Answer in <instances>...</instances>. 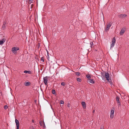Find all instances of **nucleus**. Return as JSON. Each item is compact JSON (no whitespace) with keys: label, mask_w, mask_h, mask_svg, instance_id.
<instances>
[{"label":"nucleus","mask_w":129,"mask_h":129,"mask_svg":"<svg viewBox=\"0 0 129 129\" xmlns=\"http://www.w3.org/2000/svg\"><path fill=\"white\" fill-rule=\"evenodd\" d=\"M101 75L102 76V78L103 77H104V76L106 78V80H107L108 81H109L110 80V78L109 76V74L108 73L105 72L104 75V74L103 73H101Z\"/></svg>","instance_id":"nucleus-1"},{"label":"nucleus","mask_w":129,"mask_h":129,"mask_svg":"<svg viewBox=\"0 0 129 129\" xmlns=\"http://www.w3.org/2000/svg\"><path fill=\"white\" fill-rule=\"evenodd\" d=\"M19 49V48L17 47H13L12 49V52L14 54H16V51Z\"/></svg>","instance_id":"nucleus-2"},{"label":"nucleus","mask_w":129,"mask_h":129,"mask_svg":"<svg viewBox=\"0 0 129 129\" xmlns=\"http://www.w3.org/2000/svg\"><path fill=\"white\" fill-rule=\"evenodd\" d=\"M15 122L17 126L16 129H19V121L17 119H15Z\"/></svg>","instance_id":"nucleus-3"},{"label":"nucleus","mask_w":129,"mask_h":129,"mask_svg":"<svg viewBox=\"0 0 129 129\" xmlns=\"http://www.w3.org/2000/svg\"><path fill=\"white\" fill-rule=\"evenodd\" d=\"M48 77L47 76H46L45 77H44L43 78L44 82L46 85H47V82L48 80Z\"/></svg>","instance_id":"nucleus-4"},{"label":"nucleus","mask_w":129,"mask_h":129,"mask_svg":"<svg viewBox=\"0 0 129 129\" xmlns=\"http://www.w3.org/2000/svg\"><path fill=\"white\" fill-rule=\"evenodd\" d=\"M111 26V23H109V24L107 25V28H106L105 30V31H107L109 29Z\"/></svg>","instance_id":"nucleus-5"},{"label":"nucleus","mask_w":129,"mask_h":129,"mask_svg":"<svg viewBox=\"0 0 129 129\" xmlns=\"http://www.w3.org/2000/svg\"><path fill=\"white\" fill-rule=\"evenodd\" d=\"M114 111L113 110H112L111 111L110 117L111 118H113L114 117Z\"/></svg>","instance_id":"nucleus-6"},{"label":"nucleus","mask_w":129,"mask_h":129,"mask_svg":"<svg viewBox=\"0 0 129 129\" xmlns=\"http://www.w3.org/2000/svg\"><path fill=\"white\" fill-rule=\"evenodd\" d=\"M126 16V15L125 14H120L118 15V17L121 18H124Z\"/></svg>","instance_id":"nucleus-7"},{"label":"nucleus","mask_w":129,"mask_h":129,"mask_svg":"<svg viewBox=\"0 0 129 129\" xmlns=\"http://www.w3.org/2000/svg\"><path fill=\"white\" fill-rule=\"evenodd\" d=\"M126 29L125 28H123L121 29L120 32V35H122L123 34L125 30Z\"/></svg>","instance_id":"nucleus-8"},{"label":"nucleus","mask_w":129,"mask_h":129,"mask_svg":"<svg viewBox=\"0 0 129 129\" xmlns=\"http://www.w3.org/2000/svg\"><path fill=\"white\" fill-rule=\"evenodd\" d=\"M88 82L89 83H90L92 84H93L94 83V81L93 79H91L88 80Z\"/></svg>","instance_id":"nucleus-9"},{"label":"nucleus","mask_w":129,"mask_h":129,"mask_svg":"<svg viewBox=\"0 0 129 129\" xmlns=\"http://www.w3.org/2000/svg\"><path fill=\"white\" fill-rule=\"evenodd\" d=\"M6 26V23L5 22H4L3 25L2 26V29H4Z\"/></svg>","instance_id":"nucleus-10"},{"label":"nucleus","mask_w":129,"mask_h":129,"mask_svg":"<svg viewBox=\"0 0 129 129\" xmlns=\"http://www.w3.org/2000/svg\"><path fill=\"white\" fill-rule=\"evenodd\" d=\"M81 104L83 106L84 108H85L86 107V105L85 103L84 102H82L81 103Z\"/></svg>","instance_id":"nucleus-11"},{"label":"nucleus","mask_w":129,"mask_h":129,"mask_svg":"<svg viewBox=\"0 0 129 129\" xmlns=\"http://www.w3.org/2000/svg\"><path fill=\"white\" fill-rule=\"evenodd\" d=\"M24 73H28L30 74H31L32 73V72L30 71H28L25 70L24 71Z\"/></svg>","instance_id":"nucleus-12"},{"label":"nucleus","mask_w":129,"mask_h":129,"mask_svg":"<svg viewBox=\"0 0 129 129\" xmlns=\"http://www.w3.org/2000/svg\"><path fill=\"white\" fill-rule=\"evenodd\" d=\"M115 41H112L111 46V48L113 47L114 46Z\"/></svg>","instance_id":"nucleus-13"},{"label":"nucleus","mask_w":129,"mask_h":129,"mask_svg":"<svg viewBox=\"0 0 129 129\" xmlns=\"http://www.w3.org/2000/svg\"><path fill=\"white\" fill-rule=\"evenodd\" d=\"M30 84V83L29 82H25L24 83V85L26 86H28Z\"/></svg>","instance_id":"nucleus-14"},{"label":"nucleus","mask_w":129,"mask_h":129,"mask_svg":"<svg viewBox=\"0 0 129 129\" xmlns=\"http://www.w3.org/2000/svg\"><path fill=\"white\" fill-rule=\"evenodd\" d=\"M86 77L88 78V80L90 79L91 77L90 75L89 74H87L86 75Z\"/></svg>","instance_id":"nucleus-15"},{"label":"nucleus","mask_w":129,"mask_h":129,"mask_svg":"<svg viewBox=\"0 0 129 129\" xmlns=\"http://www.w3.org/2000/svg\"><path fill=\"white\" fill-rule=\"evenodd\" d=\"M119 99V97L118 96H117L116 99L117 103H119L120 102Z\"/></svg>","instance_id":"nucleus-16"},{"label":"nucleus","mask_w":129,"mask_h":129,"mask_svg":"<svg viewBox=\"0 0 129 129\" xmlns=\"http://www.w3.org/2000/svg\"><path fill=\"white\" fill-rule=\"evenodd\" d=\"M5 41H0V45H2L3 44Z\"/></svg>","instance_id":"nucleus-17"},{"label":"nucleus","mask_w":129,"mask_h":129,"mask_svg":"<svg viewBox=\"0 0 129 129\" xmlns=\"http://www.w3.org/2000/svg\"><path fill=\"white\" fill-rule=\"evenodd\" d=\"M81 79L79 78H77V81H78L80 82L81 81Z\"/></svg>","instance_id":"nucleus-18"},{"label":"nucleus","mask_w":129,"mask_h":129,"mask_svg":"<svg viewBox=\"0 0 129 129\" xmlns=\"http://www.w3.org/2000/svg\"><path fill=\"white\" fill-rule=\"evenodd\" d=\"M76 75L77 76H80V73L79 72H76L75 73Z\"/></svg>","instance_id":"nucleus-19"},{"label":"nucleus","mask_w":129,"mask_h":129,"mask_svg":"<svg viewBox=\"0 0 129 129\" xmlns=\"http://www.w3.org/2000/svg\"><path fill=\"white\" fill-rule=\"evenodd\" d=\"M65 83L64 82H62L61 83V85H62V86H64L65 85Z\"/></svg>","instance_id":"nucleus-20"},{"label":"nucleus","mask_w":129,"mask_h":129,"mask_svg":"<svg viewBox=\"0 0 129 129\" xmlns=\"http://www.w3.org/2000/svg\"><path fill=\"white\" fill-rule=\"evenodd\" d=\"M52 92L53 94H54L55 93V91L53 89L52 91Z\"/></svg>","instance_id":"nucleus-21"},{"label":"nucleus","mask_w":129,"mask_h":129,"mask_svg":"<svg viewBox=\"0 0 129 129\" xmlns=\"http://www.w3.org/2000/svg\"><path fill=\"white\" fill-rule=\"evenodd\" d=\"M41 61L43 62H44V58L43 57H42L41 58Z\"/></svg>","instance_id":"nucleus-22"},{"label":"nucleus","mask_w":129,"mask_h":129,"mask_svg":"<svg viewBox=\"0 0 129 129\" xmlns=\"http://www.w3.org/2000/svg\"><path fill=\"white\" fill-rule=\"evenodd\" d=\"M30 129H35L34 127L33 126H31L29 127Z\"/></svg>","instance_id":"nucleus-23"},{"label":"nucleus","mask_w":129,"mask_h":129,"mask_svg":"<svg viewBox=\"0 0 129 129\" xmlns=\"http://www.w3.org/2000/svg\"><path fill=\"white\" fill-rule=\"evenodd\" d=\"M60 104H64V102L63 101L61 100L60 102Z\"/></svg>","instance_id":"nucleus-24"},{"label":"nucleus","mask_w":129,"mask_h":129,"mask_svg":"<svg viewBox=\"0 0 129 129\" xmlns=\"http://www.w3.org/2000/svg\"><path fill=\"white\" fill-rule=\"evenodd\" d=\"M8 106L7 105H5L4 106V109H7L8 108Z\"/></svg>","instance_id":"nucleus-25"},{"label":"nucleus","mask_w":129,"mask_h":129,"mask_svg":"<svg viewBox=\"0 0 129 129\" xmlns=\"http://www.w3.org/2000/svg\"><path fill=\"white\" fill-rule=\"evenodd\" d=\"M90 44L91 45V47L93 45V42H91L90 43Z\"/></svg>","instance_id":"nucleus-26"},{"label":"nucleus","mask_w":129,"mask_h":129,"mask_svg":"<svg viewBox=\"0 0 129 129\" xmlns=\"http://www.w3.org/2000/svg\"><path fill=\"white\" fill-rule=\"evenodd\" d=\"M67 106L68 107H69L70 106V104L69 103H68L67 104Z\"/></svg>","instance_id":"nucleus-27"},{"label":"nucleus","mask_w":129,"mask_h":129,"mask_svg":"<svg viewBox=\"0 0 129 129\" xmlns=\"http://www.w3.org/2000/svg\"><path fill=\"white\" fill-rule=\"evenodd\" d=\"M118 103V107H119V106H121V104H120V103L119 102V103Z\"/></svg>","instance_id":"nucleus-28"},{"label":"nucleus","mask_w":129,"mask_h":129,"mask_svg":"<svg viewBox=\"0 0 129 129\" xmlns=\"http://www.w3.org/2000/svg\"><path fill=\"white\" fill-rule=\"evenodd\" d=\"M42 121H39V123H40V125H41V126L42 125Z\"/></svg>","instance_id":"nucleus-29"},{"label":"nucleus","mask_w":129,"mask_h":129,"mask_svg":"<svg viewBox=\"0 0 129 129\" xmlns=\"http://www.w3.org/2000/svg\"><path fill=\"white\" fill-rule=\"evenodd\" d=\"M100 129H104V127L103 126H101L100 127Z\"/></svg>","instance_id":"nucleus-30"},{"label":"nucleus","mask_w":129,"mask_h":129,"mask_svg":"<svg viewBox=\"0 0 129 129\" xmlns=\"http://www.w3.org/2000/svg\"><path fill=\"white\" fill-rule=\"evenodd\" d=\"M112 40H115V37H114L113 38V39Z\"/></svg>","instance_id":"nucleus-31"},{"label":"nucleus","mask_w":129,"mask_h":129,"mask_svg":"<svg viewBox=\"0 0 129 129\" xmlns=\"http://www.w3.org/2000/svg\"><path fill=\"white\" fill-rule=\"evenodd\" d=\"M6 39H4L3 38V39H2L1 40H2V41H3V40H6Z\"/></svg>","instance_id":"nucleus-32"},{"label":"nucleus","mask_w":129,"mask_h":129,"mask_svg":"<svg viewBox=\"0 0 129 129\" xmlns=\"http://www.w3.org/2000/svg\"><path fill=\"white\" fill-rule=\"evenodd\" d=\"M109 82H110V84H112V82L111 81H109Z\"/></svg>","instance_id":"nucleus-33"},{"label":"nucleus","mask_w":129,"mask_h":129,"mask_svg":"<svg viewBox=\"0 0 129 129\" xmlns=\"http://www.w3.org/2000/svg\"><path fill=\"white\" fill-rule=\"evenodd\" d=\"M31 2L33 1V0H29Z\"/></svg>","instance_id":"nucleus-34"},{"label":"nucleus","mask_w":129,"mask_h":129,"mask_svg":"<svg viewBox=\"0 0 129 129\" xmlns=\"http://www.w3.org/2000/svg\"><path fill=\"white\" fill-rule=\"evenodd\" d=\"M32 122H34V120H32Z\"/></svg>","instance_id":"nucleus-35"},{"label":"nucleus","mask_w":129,"mask_h":129,"mask_svg":"<svg viewBox=\"0 0 129 129\" xmlns=\"http://www.w3.org/2000/svg\"><path fill=\"white\" fill-rule=\"evenodd\" d=\"M94 111H95V110H93V112H94Z\"/></svg>","instance_id":"nucleus-36"}]
</instances>
